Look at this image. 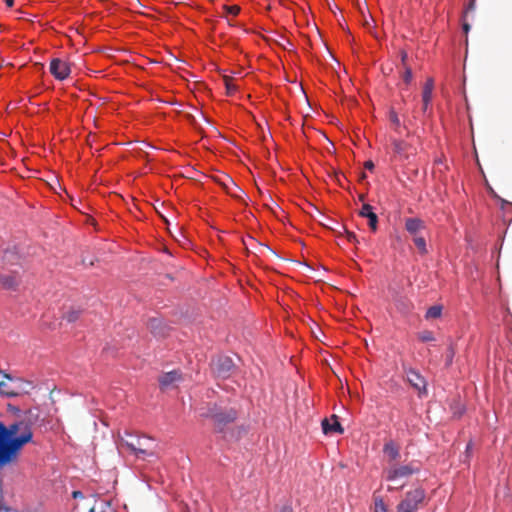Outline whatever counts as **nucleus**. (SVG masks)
Returning a JSON list of instances; mask_svg holds the SVG:
<instances>
[{
    "instance_id": "1",
    "label": "nucleus",
    "mask_w": 512,
    "mask_h": 512,
    "mask_svg": "<svg viewBox=\"0 0 512 512\" xmlns=\"http://www.w3.org/2000/svg\"><path fill=\"white\" fill-rule=\"evenodd\" d=\"M32 437L31 428L24 422L14 423L8 427L0 422V451Z\"/></svg>"
},
{
    "instance_id": "2",
    "label": "nucleus",
    "mask_w": 512,
    "mask_h": 512,
    "mask_svg": "<svg viewBox=\"0 0 512 512\" xmlns=\"http://www.w3.org/2000/svg\"><path fill=\"white\" fill-rule=\"evenodd\" d=\"M124 445L137 456L153 457L155 456V443L152 438L147 436L137 437L129 435L123 439Z\"/></svg>"
},
{
    "instance_id": "3",
    "label": "nucleus",
    "mask_w": 512,
    "mask_h": 512,
    "mask_svg": "<svg viewBox=\"0 0 512 512\" xmlns=\"http://www.w3.org/2000/svg\"><path fill=\"white\" fill-rule=\"evenodd\" d=\"M425 491L422 488H416L405 494L404 499L398 504V512H416L425 500Z\"/></svg>"
},
{
    "instance_id": "4",
    "label": "nucleus",
    "mask_w": 512,
    "mask_h": 512,
    "mask_svg": "<svg viewBox=\"0 0 512 512\" xmlns=\"http://www.w3.org/2000/svg\"><path fill=\"white\" fill-rule=\"evenodd\" d=\"M201 416L212 418L214 423L219 428H222L224 425L233 422L237 417V413L234 409L220 410L214 406L213 408H208L207 412H203Z\"/></svg>"
},
{
    "instance_id": "5",
    "label": "nucleus",
    "mask_w": 512,
    "mask_h": 512,
    "mask_svg": "<svg viewBox=\"0 0 512 512\" xmlns=\"http://www.w3.org/2000/svg\"><path fill=\"white\" fill-rule=\"evenodd\" d=\"M418 471L419 469L417 467H414L412 464L402 466L394 465L386 469V480L393 482L401 478H408L412 474L417 473Z\"/></svg>"
},
{
    "instance_id": "6",
    "label": "nucleus",
    "mask_w": 512,
    "mask_h": 512,
    "mask_svg": "<svg viewBox=\"0 0 512 512\" xmlns=\"http://www.w3.org/2000/svg\"><path fill=\"white\" fill-rule=\"evenodd\" d=\"M391 144L393 147L394 157L397 160H408L410 156L416 154V149L411 144L403 140L392 139Z\"/></svg>"
},
{
    "instance_id": "7",
    "label": "nucleus",
    "mask_w": 512,
    "mask_h": 512,
    "mask_svg": "<svg viewBox=\"0 0 512 512\" xmlns=\"http://www.w3.org/2000/svg\"><path fill=\"white\" fill-rule=\"evenodd\" d=\"M212 368L218 377L227 378L234 368V363L228 356H219L212 361Z\"/></svg>"
},
{
    "instance_id": "8",
    "label": "nucleus",
    "mask_w": 512,
    "mask_h": 512,
    "mask_svg": "<svg viewBox=\"0 0 512 512\" xmlns=\"http://www.w3.org/2000/svg\"><path fill=\"white\" fill-rule=\"evenodd\" d=\"M49 70L60 81L65 80L70 74V66L59 58L51 60Z\"/></svg>"
},
{
    "instance_id": "9",
    "label": "nucleus",
    "mask_w": 512,
    "mask_h": 512,
    "mask_svg": "<svg viewBox=\"0 0 512 512\" xmlns=\"http://www.w3.org/2000/svg\"><path fill=\"white\" fill-rule=\"evenodd\" d=\"M183 380L182 374L178 370L164 373L159 377V385L162 390L174 388L176 384Z\"/></svg>"
},
{
    "instance_id": "10",
    "label": "nucleus",
    "mask_w": 512,
    "mask_h": 512,
    "mask_svg": "<svg viewBox=\"0 0 512 512\" xmlns=\"http://www.w3.org/2000/svg\"><path fill=\"white\" fill-rule=\"evenodd\" d=\"M405 229L413 237L421 236L426 229L425 222L418 217L405 219Z\"/></svg>"
},
{
    "instance_id": "11",
    "label": "nucleus",
    "mask_w": 512,
    "mask_h": 512,
    "mask_svg": "<svg viewBox=\"0 0 512 512\" xmlns=\"http://www.w3.org/2000/svg\"><path fill=\"white\" fill-rule=\"evenodd\" d=\"M322 430L324 434L344 433V429L338 420V416L335 414L331 415L330 418H325L322 420Z\"/></svg>"
},
{
    "instance_id": "12",
    "label": "nucleus",
    "mask_w": 512,
    "mask_h": 512,
    "mask_svg": "<svg viewBox=\"0 0 512 512\" xmlns=\"http://www.w3.org/2000/svg\"><path fill=\"white\" fill-rule=\"evenodd\" d=\"M359 216L368 219V225L373 232L377 230L378 216L373 212V207L370 204H363Z\"/></svg>"
},
{
    "instance_id": "13",
    "label": "nucleus",
    "mask_w": 512,
    "mask_h": 512,
    "mask_svg": "<svg viewBox=\"0 0 512 512\" xmlns=\"http://www.w3.org/2000/svg\"><path fill=\"white\" fill-rule=\"evenodd\" d=\"M407 380L419 392L426 390V381L417 371L410 369L407 372Z\"/></svg>"
},
{
    "instance_id": "14",
    "label": "nucleus",
    "mask_w": 512,
    "mask_h": 512,
    "mask_svg": "<svg viewBox=\"0 0 512 512\" xmlns=\"http://www.w3.org/2000/svg\"><path fill=\"white\" fill-rule=\"evenodd\" d=\"M433 88H434L433 79L429 78L426 81V83L423 87V92H422V102H423L422 110L424 113L427 111L428 106L431 103Z\"/></svg>"
},
{
    "instance_id": "15",
    "label": "nucleus",
    "mask_w": 512,
    "mask_h": 512,
    "mask_svg": "<svg viewBox=\"0 0 512 512\" xmlns=\"http://www.w3.org/2000/svg\"><path fill=\"white\" fill-rule=\"evenodd\" d=\"M22 392H26V389L21 387H14L13 385H9L8 383L1 381L0 382V394L7 397H16L20 395Z\"/></svg>"
},
{
    "instance_id": "16",
    "label": "nucleus",
    "mask_w": 512,
    "mask_h": 512,
    "mask_svg": "<svg viewBox=\"0 0 512 512\" xmlns=\"http://www.w3.org/2000/svg\"><path fill=\"white\" fill-rule=\"evenodd\" d=\"M383 451L391 461H396L400 457L399 447L393 441L385 443Z\"/></svg>"
},
{
    "instance_id": "17",
    "label": "nucleus",
    "mask_w": 512,
    "mask_h": 512,
    "mask_svg": "<svg viewBox=\"0 0 512 512\" xmlns=\"http://www.w3.org/2000/svg\"><path fill=\"white\" fill-rule=\"evenodd\" d=\"M19 281L15 275H0V287L4 289H14Z\"/></svg>"
},
{
    "instance_id": "18",
    "label": "nucleus",
    "mask_w": 512,
    "mask_h": 512,
    "mask_svg": "<svg viewBox=\"0 0 512 512\" xmlns=\"http://www.w3.org/2000/svg\"><path fill=\"white\" fill-rule=\"evenodd\" d=\"M89 512H113L110 503L106 500H94L93 505L89 507Z\"/></svg>"
},
{
    "instance_id": "19",
    "label": "nucleus",
    "mask_w": 512,
    "mask_h": 512,
    "mask_svg": "<svg viewBox=\"0 0 512 512\" xmlns=\"http://www.w3.org/2000/svg\"><path fill=\"white\" fill-rule=\"evenodd\" d=\"M3 376L10 380V381H13L14 382V387H21V388H24L26 389V392L25 393H28L29 389L32 387V384L28 381H25L21 378H12L9 374L7 373H3Z\"/></svg>"
},
{
    "instance_id": "20",
    "label": "nucleus",
    "mask_w": 512,
    "mask_h": 512,
    "mask_svg": "<svg viewBox=\"0 0 512 512\" xmlns=\"http://www.w3.org/2000/svg\"><path fill=\"white\" fill-rule=\"evenodd\" d=\"M412 239L420 254L425 255L428 253L426 240L422 235L413 237Z\"/></svg>"
},
{
    "instance_id": "21",
    "label": "nucleus",
    "mask_w": 512,
    "mask_h": 512,
    "mask_svg": "<svg viewBox=\"0 0 512 512\" xmlns=\"http://www.w3.org/2000/svg\"><path fill=\"white\" fill-rule=\"evenodd\" d=\"M442 314V306L434 305L428 308L425 314L426 319H436L439 318Z\"/></svg>"
},
{
    "instance_id": "22",
    "label": "nucleus",
    "mask_w": 512,
    "mask_h": 512,
    "mask_svg": "<svg viewBox=\"0 0 512 512\" xmlns=\"http://www.w3.org/2000/svg\"><path fill=\"white\" fill-rule=\"evenodd\" d=\"M80 315H81L80 309L72 308L63 315V319H65L69 323H73L79 319Z\"/></svg>"
},
{
    "instance_id": "23",
    "label": "nucleus",
    "mask_w": 512,
    "mask_h": 512,
    "mask_svg": "<svg viewBox=\"0 0 512 512\" xmlns=\"http://www.w3.org/2000/svg\"><path fill=\"white\" fill-rule=\"evenodd\" d=\"M161 324L162 321L160 319L153 318L149 320L148 327L151 330V332L156 336H162L163 334L161 333V331H158V328L161 326Z\"/></svg>"
},
{
    "instance_id": "24",
    "label": "nucleus",
    "mask_w": 512,
    "mask_h": 512,
    "mask_svg": "<svg viewBox=\"0 0 512 512\" xmlns=\"http://www.w3.org/2000/svg\"><path fill=\"white\" fill-rule=\"evenodd\" d=\"M417 337L422 342H431L435 340L434 334L432 331L424 330L417 334Z\"/></svg>"
},
{
    "instance_id": "25",
    "label": "nucleus",
    "mask_w": 512,
    "mask_h": 512,
    "mask_svg": "<svg viewBox=\"0 0 512 512\" xmlns=\"http://www.w3.org/2000/svg\"><path fill=\"white\" fill-rule=\"evenodd\" d=\"M389 120L393 124L395 131H398L401 126V122L394 109H390L389 111Z\"/></svg>"
},
{
    "instance_id": "26",
    "label": "nucleus",
    "mask_w": 512,
    "mask_h": 512,
    "mask_svg": "<svg viewBox=\"0 0 512 512\" xmlns=\"http://www.w3.org/2000/svg\"><path fill=\"white\" fill-rule=\"evenodd\" d=\"M337 225H338V227L341 228L342 235L345 234V236L349 242L354 243V244L358 243L357 237L353 232L347 230L346 227L343 225H339V224H337Z\"/></svg>"
},
{
    "instance_id": "27",
    "label": "nucleus",
    "mask_w": 512,
    "mask_h": 512,
    "mask_svg": "<svg viewBox=\"0 0 512 512\" xmlns=\"http://www.w3.org/2000/svg\"><path fill=\"white\" fill-rule=\"evenodd\" d=\"M374 506L375 512H387L386 505L383 499L376 495H374Z\"/></svg>"
},
{
    "instance_id": "28",
    "label": "nucleus",
    "mask_w": 512,
    "mask_h": 512,
    "mask_svg": "<svg viewBox=\"0 0 512 512\" xmlns=\"http://www.w3.org/2000/svg\"><path fill=\"white\" fill-rule=\"evenodd\" d=\"M229 181L231 186H226L227 193L233 197H239V193H241L242 190L232 180Z\"/></svg>"
},
{
    "instance_id": "29",
    "label": "nucleus",
    "mask_w": 512,
    "mask_h": 512,
    "mask_svg": "<svg viewBox=\"0 0 512 512\" xmlns=\"http://www.w3.org/2000/svg\"><path fill=\"white\" fill-rule=\"evenodd\" d=\"M412 70L410 67L405 66L403 73V80L405 83L409 84L412 81Z\"/></svg>"
},
{
    "instance_id": "30",
    "label": "nucleus",
    "mask_w": 512,
    "mask_h": 512,
    "mask_svg": "<svg viewBox=\"0 0 512 512\" xmlns=\"http://www.w3.org/2000/svg\"><path fill=\"white\" fill-rule=\"evenodd\" d=\"M224 8L227 11V13L232 14L234 16L238 15L240 12V7L237 5L224 6Z\"/></svg>"
},
{
    "instance_id": "31",
    "label": "nucleus",
    "mask_w": 512,
    "mask_h": 512,
    "mask_svg": "<svg viewBox=\"0 0 512 512\" xmlns=\"http://www.w3.org/2000/svg\"><path fill=\"white\" fill-rule=\"evenodd\" d=\"M224 81H225L227 93L228 94L233 93L236 90V87H235V85L232 84L231 79L229 77H225Z\"/></svg>"
},
{
    "instance_id": "32",
    "label": "nucleus",
    "mask_w": 512,
    "mask_h": 512,
    "mask_svg": "<svg viewBox=\"0 0 512 512\" xmlns=\"http://www.w3.org/2000/svg\"><path fill=\"white\" fill-rule=\"evenodd\" d=\"M455 355V349H454V346L451 344L449 347H448V350H447V364H451L452 363V360H453V357Z\"/></svg>"
},
{
    "instance_id": "33",
    "label": "nucleus",
    "mask_w": 512,
    "mask_h": 512,
    "mask_svg": "<svg viewBox=\"0 0 512 512\" xmlns=\"http://www.w3.org/2000/svg\"><path fill=\"white\" fill-rule=\"evenodd\" d=\"M323 226L332 230L333 232H335L338 236H341L342 235V231H341V228H335L333 226H331V223H323Z\"/></svg>"
},
{
    "instance_id": "34",
    "label": "nucleus",
    "mask_w": 512,
    "mask_h": 512,
    "mask_svg": "<svg viewBox=\"0 0 512 512\" xmlns=\"http://www.w3.org/2000/svg\"><path fill=\"white\" fill-rule=\"evenodd\" d=\"M407 57H408L407 53L405 51H401V62H402L403 68H405V66H407V64H406Z\"/></svg>"
},
{
    "instance_id": "35",
    "label": "nucleus",
    "mask_w": 512,
    "mask_h": 512,
    "mask_svg": "<svg viewBox=\"0 0 512 512\" xmlns=\"http://www.w3.org/2000/svg\"><path fill=\"white\" fill-rule=\"evenodd\" d=\"M364 167L370 171L373 170L374 169L373 161H371V160L366 161L364 164Z\"/></svg>"
},
{
    "instance_id": "36",
    "label": "nucleus",
    "mask_w": 512,
    "mask_h": 512,
    "mask_svg": "<svg viewBox=\"0 0 512 512\" xmlns=\"http://www.w3.org/2000/svg\"><path fill=\"white\" fill-rule=\"evenodd\" d=\"M280 512H293V509L289 505H285L281 508Z\"/></svg>"
},
{
    "instance_id": "37",
    "label": "nucleus",
    "mask_w": 512,
    "mask_h": 512,
    "mask_svg": "<svg viewBox=\"0 0 512 512\" xmlns=\"http://www.w3.org/2000/svg\"><path fill=\"white\" fill-rule=\"evenodd\" d=\"M363 25L366 27V29L368 31L371 32V29L373 28V26H372V24H371V22L369 20H365Z\"/></svg>"
},
{
    "instance_id": "38",
    "label": "nucleus",
    "mask_w": 512,
    "mask_h": 512,
    "mask_svg": "<svg viewBox=\"0 0 512 512\" xmlns=\"http://www.w3.org/2000/svg\"><path fill=\"white\" fill-rule=\"evenodd\" d=\"M73 497L74 498H83V494L81 491H74L73 492Z\"/></svg>"
},
{
    "instance_id": "39",
    "label": "nucleus",
    "mask_w": 512,
    "mask_h": 512,
    "mask_svg": "<svg viewBox=\"0 0 512 512\" xmlns=\"http://www.w3.org/2000/svg\"><path fill=\"white\" fill-rule=\"evenodd\" d=\"M4 2L8 7H12L14 4V0H4Z\"/></svg>"
},
{
    "instance_id": "40",
    "label": "nucleus",
    "mask_w": 512,
    "mask_h": 512,
    "mask_svg": "<svg viewBox=\"0 0 512 512\" xmlns=\"http://www.w3.org/2000/svg\"><path fill=\"white\" fill-rule=\"evenodd\" d=\"M463 29L467 33L469 31V29H470L469 24H467V23L463 24Z\"/></svg>"
},
{
    "instance_id": "41",
    "label": "nucleus",
    "mask_w": 512,
    "mask_h": 512,
    "mask_svg": "<svg viewBox=\"0 0 512 512\" xmlns=\"http://www.w3.org/2000/svg\"><path fill=\"white\" fill-rule=\"evenodd\" d=\"M364 198H365V195H363V194H361V195L359 196V200H360V201H363V200H364Z\"/></svg>"
},
{
    "instance_id": "42",
    "label": "nucleus",
    "mask_w": 512,
    "mask_h": 512,
    "mask_svg": "<svg viewBox=\"0 0 512 512\" xmlns=\"http://www.w3.org/2000/svg\"><path fill=\"white\" fill-rule=\"evenodd\" d=\"M366 177V174L365 173H362L361 174V179H364Z\"/></svg>"
},
{
    "instance_id": "43",
    "label": "nucleus",
    "mask_w": 512,
    "mask_h": 512,
    "mask_svg": "<svg viewBox=\"0 0 512 512\" xmlns=\"http://www.w3.org/2000/svg\"><path fill=\"white\" fill-rule=\"evenodd\" d=\"M0 373H3V372L0 370Z\"/></svg>"
}]
</instances>
